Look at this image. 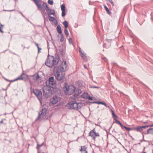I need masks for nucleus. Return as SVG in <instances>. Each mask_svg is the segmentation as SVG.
I'll return each mask as SVG.
<instances>
[{"instance_id": "nucleus-1", "label": "nucleus", "mask_w": 153, "mask_h": 153, "mask_svg": "<svg viewBox=\"0 0 153 153\" xmlns=\"http://www.w3.org/2000/svg\"><path fill=\"white\" fill-rule=\"evenodd\" d=\"M59 59L58 57L55 58L52 56H48L47 61L45 62V65L50 68L54 67L58 63Z\"/></svg>"}, {"instance_id": "nucleus-2", "label": "nucleus", "mask_w": 153, "mask_h": 153, "mask_svg": "<svg viewBox=\"0 0 153 153\" xmlns=\"http://www.w3.org/2000/svg\"><path fill=\"white\" fill-rule=\"evenodd\" d=\"M82 104L81 103H77L75 101H71L66 105L68 109L78 110L81 108Z\"/></svg>"}, {"instance_id": "nucleus-3", "label": "nucleus", "mask_w": 153, "mask_h": 153, "mask_svg": "<svg viewBox=\"0 0 153 153\" xmlns=\"http://www.w3.org/2000/svg\"><path fill=\"white\" fill-rule=\"evenodd\" d=\"M56 73H55V76L56 79L58 81L62 80L65 77V73L62 71H61L59 69H55Z\"/></svg>"}, {"instance_id": "nucleus-4", "label": "nucleus", "mask_w": 153, "mask_h": 153, "mask_svg": "<svg viewBox=\"0 0 153 153\" xmlns=\"http://www.w3.org/2000/svg\"><path fill=\"white\" fill-rule=\"evenodd\" d=\"M64 89L65 94L68 95H71L74 92L75 90V87L72 85L65 86Z\"/></svg>"}, {"instance_id": "nucleus-5", "label": "nucleus", "mask_w": 153, "mask_h": 153, "mask_svg": "<svg viewBox=\"0 0 153 153\" xmlns=\"http://www.w3.org/2000/svg\"><path fill=\"white\" fill-rule=\"evenodd\" d=\"M46 86H44L43 88V95L45 97H47L48 94H50L52 93L51 87L48 86L47 82H46Z\"/></svg>"}, {"instance_id": "nucleus-6", "label": "nucleus", "mask_w": 153, "mask_h": 153, "mask_svg": "<svg viewBox=\"0 0 153 153\" xmlns=\"http://www.w3.org/2000/svg\"><path fill=\"white\" fill-rule=\"evenodd\" d=\"M47 110L45 108L42 109L40 112L39 113V115L37 118L36 120L35 121H37L38 120H41L42 119H45V117L46 114V112Z\"/></svg>"}, {"instance_id": "nucleus-7", "label": "nucleus", "mask_w": 153, "mask_h": 153, "mask_svg": "<svg viewBox=\"0 0 153 153\" xmlns=\"http://www.w3.org/2000/svg\"><path fill=\"white\" fill-rule=\"evenodd\" d=\"M55 69H59L60 71H62L65 72V71L67 70L68 69V65L66 63V62L65 61H63L61 63L60 66L57 67H55Z\"/></svg>"}, {"instance_id": "nucleus-8", "label": "nucleus", "mask_w": 153, "mask_h": 153, "mask_svg": "<svg viewBox=\"0 0 153 153\" xmlns=\"http://www.w3.org/2000/svg\"><path fill=\"white\" fill-rule=\"evenodd\" d=\"M33 92L37 97L40 102H41L42 100V91L36 89L33 90Z\"/></svg>"}, {"instance_id": "nucleus-9", "label": "nucleus", "mask_w": 153, "mask_h": 153, "mask_svg": "<svg viewBox=\"0 0 153 153\" xmlns=\"http://www.w3.org/2000/svg\"><path fill=\"white\" fill-rule=\"evenodd\" d=\"M48 84L47 83L48 86L53 88V86L55 84V82L54 80V78L53 76L50 77L48 81Z\"/></svg>"}, {"instance_id": "nucleus-10", "label": "nucleus", "mask_w": 153, "mask_h": 153, "mask_svg": "<svg viewBox=\"0 0 153 153\" xmlns=\"http://www.w3.org/2000/svg\"><path fill=\"white\" fill-rule=\"evenodd\" d=\"M82 91L80 89H77L75 90L74 94L73 96H72V98L74 100L78 98V95L81 93Z\"/></svg>"}, {"instance_id": "nucleus-11", "label": "nucleus", "mask_w": 153, "mask_h": 153, "mask_svg": "<svg viewBox=\"0 0 153 153\" xmlns=\"http://www.w3.org/2000/svg\"><path fill=\"white\" fill-rule=\"evenodd\" d=\"M89 136L91 137H94L95 136L96 137H99L100 135L98 133L96 132L95 129L91 130L89 133Z\"/></svg>"}, {"instance_id": "nucleus-12", "label": "nucleus", "mask_w": 153, "mask_h": 153, "mask_svg": "<svg viewBox=\"0 0 153 153\" xmlns=\"http://www.w3.org/2000/svg\"><path fill=\"white\" fill-rule=\"evenodd\" d=\"M60 99L59 97L56 96H54L51 99L50 102L52 104H55Z\"/></svg>"}, {"instance_id": "nucleus-13", "label": "nucleus", "mask_w": 153, "mask_h": 153, "mask_svg": "<svg viewBox=\"0 0 153 153\" xmlns=\"http://www.w3.org/2000/svg\"><path fill=\"white\" fill-rule=\"evenodd\" d=\"M17 77L18 78V80H23L24 81H26L28 79V76L27 74H22Z\"/></svg>"}, {"instance_id": "nucleus-14", "label": "nucleus", "mask_w": 153, "mask_h": 153, "mask_svg": "<svg viewBox=\"0 0 153 153\" xmlns=\"http://www.w3.org/2000/svg\"><path fill=\"white\" fill-rule=\"evenodd\" d=\"M32 77L34 81H37L41 79V77L38 74H35L32 76Z\"/></svg>"}, {"instance_id": "nucleus-15", "label": "nucleus", "mask_w": 153, "mask_h": 153, "mask_svg": "<svg viewBox=\"0 0 153 153\" xmlns=\"http://www.w3.org/2000/svg\"><path fill=\"white\" fill-rule=\"evenodd\" d=\"M91 103H97V104H101L103 105H104L106 107L108 108H110V107L109 106L107 105L106 103H105V102H102L94 101L93 102H91Z\"/></svg>"}, {"instance_id": "nucleus-16", "label": "nucleus", "mask_w": 153, "mask_h": 153, "mask_svg": "<svg viewBox=\"0 0 153 153\" xmlns=\"http://www.w3.org/2000/svg\"><path fill=\"white\" fill-rule=\"evenodd\" d=\"M133 129L140 133H142L143 131L141 126H138L136 128H133Z\"/></svg>"}, {"instance_id": "nucleus-17", "label": "nucleus", "mask_w": 153, "mask_h": 153, "mask_svg": "<svg viewBox=\"0 0 153 153\" xmlns=\"http://www.w3.org/2000/svg\"><path fill=\"white\" fill-rule=\"evenodd\" d=\"M49 11H50L49 12H47L48 15V16H50L51 15H53V16L55 15V12L54 10L49 9Z\"/></svg>"}, {"instance_id": "nucleus-18", "label": "nucleus", "mask_w": 153, "mask_h": 153, "mask_svg": "<svg viewBox=\"0 0 153 153\" xmlns=\"http://www.w3.org/2000/svg\"><path fill=\"white\" fill-rule=\"evenodd\" d=\"M44 8L45 9L46 11L47 12H48L49 11V8L48 7V6L46 3H44L42 4Z\"/></svg>"}, {"instance_id": "nucleus-19", "label": "nucleus", "mask_w": 153, "mask_h": 153, "mask_svg": "<svg viewBox=\"0 0 153 153\" xmlns=\"http://www.w3.org/2000/svg\"><path fill=\"white\" fill-rule=\"evenodd\" d=\"M56 30L60 34H62L61 27L60 25H58L57 27Z\"/></svg>"}, {"instance_id": "nucleus-20", "label": "nucleus", "mask_w": 153, "mask_h": 153, "mask_svg": "<svg viewBox=\"0 0 153 153\" xmlns=\"http://www.w3.org/2000/svg\"><path fill=\"white\" fill-rule=\"evenodd\" d=\"M86 55V54L85 53H81V56L82 57L83 60L85 61L87 60Z\"/></svg>"}, {"instance_id": "nucleus-21", "label": "nucleus", "mask_w": 153, "mask_h": 153, "mask_svg": "<svg viewBox=\"0 0 153 153\" xmlns=\"http://www.w3.org/2000/svg\"><path fill=\"white\" fill-rule=\"evenodd\" d=\"M41 0H38V1H35V3L36 4V5L38 6L39 8H42V6L41 5L39 4V2Z\"/></svg>"}, {"instance_id": "nucleus-22", "label": "nucleus", "mask_w": 153, "mask_h": 153, "mask_svg": "<svg viewBox=\"0 0 153 153\" xmlns=\"http://www.w3.org/2000/svg\"><path fill=\"white\" fill-rule=\"evenodd\" d=\"M147 134H153V128H151L147 131Z\"/></svg>"}, {"instance_id": "nucleus-23", "label": "nucleus", "mask_w": 153, "mask_h": 153, "mask_svg": "<svg viewBox=\"0 0 153 153\" xmlns=\"http://www.w3.org/2000/svg\"><path fill=\"white\" fill-rule=\"evenodd\" d=\"M87 147L85 146H82L80 150L81 151H83L85 153H87V151L86 150Z\"/></svg>"}, {"instance_id": "nucleus-24", "label": "nucleus", "mask_w": 153, "mask_h": 153, "mask_svg": "<svg viewBox=\"0 0 153 153\" xmlns=\"http://www.w3.org/2000/svg\"><path fill=\"white\" fill-rule=\"evenodd\" d=\"M105 9L106 12L108 13L109 14H111V12H110L109 10L107 7L105 5H103Z\"/></svg>"}, {"instance_id": "nucleus-25", "label": "nucleus", "mask_w": 153, "mask_h": 153, "mask_svg": "<svg viewBox=\"0 0 153 153\" xmlns=\"http://www.w3.org/2000/svg\"><path fill=\"white\" fill-rule=\"evenodd\" d=\"M49 19L50 21L51 22H54L55 20L56 21V19L53 17L51 16H49Z\"/></svg>"}, {"instance_id": "nucleus-26", "label": "nucleus", "mask_w": 153, "mask_h": 153, "mask_svg": "<svg viewBox=\"0 0 153 153\" xmlns=\"http://www.w3.org/2000/svg\"><path fill=\"white\" fill-rule=\"evenodd\" d=\"M64 27H65V28H67V27L68 26V23L67 21H65L63 22V23Z\"/></svg>"}, {"instance_id": "nucleus-27", "label": "nucleus", "mask_w": 153, "mask_h": 153, "mask_svg": "<svg viewBox=\"0 0 153 153\" xmlns=\"http://www.w3.org/2000/svg\"><path fill=\"white\" fill-rule=\"evenodd\" d=\"M88 96V94L87 93H84L82 95V97L84 99L87 98Z\"/></svg>"}, {"instance_id": "nucleus-28", "label": "nucleus", "mask_w": 153, "mask_h": 153, "mask_svg": "<svg viewBox=\"0 0 153 153\" xmlns=\"http://www.w3.org/2000/svg\"><path fill=\"white\" fill-rule=\"evenodd\" d=\"M64 32L65 35L67 37L69 35V33L67 28L65 29Z\"/></svg>"}, {"instance_id": "nucleus-29", "label": "nucleus", "mask_w": 153, "mask_h": 153, "mask_svg": "<svg viewBox=\"0 0 153 153\" xmlns=\"http://www.w3.org/2000/svg\"><path fill=\"white\" fill-rule=\"evenodd\" d=\"M44 144V143H42L40 145L37 144V146L36 147V148H37V149H39V148L42 146H43L45 145Z\"/></svg>"}, {"instance_id": "nucleus-30", "label": "nucleus", "mask_w": 153, "mask_h": 153, "mask_svg": "<svg viewBox=\"0 0 153 153\" xmlns=\"http://www.w3.org/2000/svg\"><path fill=\"white\" fill-rule=\"evenodd\" d=\"M62 11L65 10V6L64 4H62L61 6Z\"/></svg>"}, {"instance_id": "nucleus-31", "label": "nucleus", "mask_w": 153, "mask_h": 153, "mask_svg": "<svg viewBox=\"0 0 153 153\" xmlns=\"http://www.w3.org/2000/svg\"><path fill=\"white\" fill-rule=\"evenodd\" d=\"M123 128H124L127 131H129L131 130H133V128H130L129 127H127L125 126H123Z\"/></svg>"}, {"instance_id": "nucleus-32", "label": "nucleus", "mask_w": 153, "mask_h": 153, "mask_svg": "<svg viewBox=\"0 0 153 153\" xmlns=\"http://www.w3.org/2000/svg\"><path fill=\"white\" fill-rule=\"evenodd\" d=\"M64 38L63 35L61 34V38L60 39V42H62L64 40Z\"/></svg>"}, {"instance_id": "nucleus-33", "label": "nucleus", "mask_w": 153, "mask_h": 153, "mask_svg": "<svg viewBox=\"0 0 153 153\" xmlns=\"http://www.w3.org/2000/svg\"><path fill=\"white\" fill-rule=\"evenodd\" d=\"M89 88H96L99 89V88H100V87H99L96 86H92L91 85H90Z\"/></svg>"}, {"instance_id": "nucleus-34", "label": "nucleus", "mask_w": 153, "mask_h": 153, "mask_svg": "<svg viewBox=\"0 0 153 153\" xmlns=\"http://www.w3.org/2000/svg\"><path fill=\"white\" fill-rule=\"evenodd\" d=\"M111 112L112 113V116L116 118L117 117V116L115 115V114L114 111L112 110H111Z\"/></svg>"}, {"instance_id": "nucleus-35", "label": "nucleus", "mask_w": 153, "mask_h": 153, "mask_svg": "<svg viewBox=\"0 0 153 153\" xmlns=\"http://www.w3.org/2000/svg\"><path fill=\"white\" fill-rule=\"evenodd\" d=\"M116 122L118 123L120 125V126L122 128L124 126H123L122 123L118 120H116Z\"/></svg>"}, {"instance_id": "nucleus-36", "label": "nucleus", "mask_w": 153, "mask_h": 153, "mask_svg": "<svg viewBox=\"0 0 153 153\" xmlns=\"http://www.w3.org/2000/svg\"><path fill=\"white\" fill-rule=\"evenodd\" d=\"M0 25L1 26L0 27V32L1 33H3V31L2 30L3 28L2 27V26H3L4 25H1V23H0Z\"/></svg>"}, {"instance_id": "nucleus-37", "label": "nucleus", "mask_w": 153, "mask_h": 153, "mask_svg": "<svg viewBox=\"0 0 153 153\" xmlns=\"http://www.w3.org/2000/svg\"><path fill=\"white\" fill-rule=\"evenodd\" d=\"M141 126V128H142L143 130V129H145L147 128H148L149 127L148 125H146V126Z\"/></svg>"}, {"instance_id": "nucleus-38", "label": "nucleus", "mask_w": 153, "mask_h": 153, "mask_svg": "<svg viewBox=\"0 0 153 153\" xmlns=\"http://www.w3.org/2000/svg\"><path fill=\"white\" fill-rule=\"evenodd\" d=\"M48 3L50 5H52L53 4V1L50 0H48Z\"/></svg>"}, {"instance_id": "nucleus-39", "label": "nucleus", "mask_w": 153, "mask_h": 153, "mask_svg": "<svg viewBox=\"0 0 153 153\" xmlns=\"http://www.w3.org/2000/svg\"><path fill=\"white\" fill-rule=\"evenodd\" d=\"M65 15V10L62 11V16L64 17Z\"/></svg>"}, {"instance_id": "nucleus-40", "label": "nucleus", "mask_w": 153, "mask_h": 153, "mask_svg": "<svg viewBox=\"0 0 153 153\" xmlns=\"http://www.w3.org/2000/svg\"><path fill=\"white\" fill-rule=\"evenodd\" d=\"M18 80V77H17V78H16V79H15L14 80H9L8 81L9 82H13L15 81H17V80Z\"/></svg>"}, {"instance_id": "nucleus-41", "label": "nucleus", "mask_w": 153, "mask_h": 153, "mask_svg": "<svg viewBox=\"0 0 153 153\" xmlns=\"http://www.w3.org/2000/svg\"><path fill=\"white\" fill-rule=\"evenodd\" d=\"M46 14V13L45 12V10L44 9H43V14L42 15L44 16V17H45V15Z\"/></svg>"}, {"instance_id": "nucleus-42", "label": "nucleus", "mask_w": 153, "mask_h": 153, "mask_svg": "<svg viewBox=\"0 0 153 153\" xmlns=\"http://www.w3.org/2000/svg\"><path fill=\"white\" fill-rule=\"evenodd\" d=\"M68 41L70 43V44H72V40L71 38H70L69 39Z\"/></svg>"}, {"instance_id": "nucleus-43", "label": "nucleus", "mask_w": 153, "mask_h": 153, "mask_svg": "<svg viewBox=\"0 0 153 153\" xmlns=\"http://www.w3.org/2000/svg\"><path fill=\"white\" fill-rule=\"evenodd\" d=\"M87 98H88L90 100H93V98L89 96L88 95Z\"/></svg>"}, {"instance_id": "nucleus-44", "label": "nucleus", "mask_w": 153, "mask_h": 153, "mask_svg": "<svg viewBox=\"0 0 153 153\" xmlns=\"http://www.w3.org/2000/svg\"><path fill=\"white\" fill-rule=\"evenodd\" d=\"M106 40L108 42H110L112 40V39H106Z\"/></svg>"}, {"instance_id": "nucleus-45", "label": "nucleus", "mask_w": 153, "mask_h": 153, "mask_svg": "<svg viewBox=\"0 0 153 153\" xmlns=\"http://www.w3.org/2000/svg\"><path fill=\"white\" fill-rule=\"evenodd\" d=\"M38 52L39 53L40 52L39 51L40 50H41V48H40L39 47H38Z\"/></svg>"}, {"instance_id": "nucleus-46", "label": "nucleus", "mask_w": 153, "mask_h": 153, "mask_svg": "<svg viewBox=\"0 0 153 153\" xmlns=\"http://www.w3.org/2000/svg\"><path fill=\"white\" fill-rule=\"evenodd\" d=\"M102 59H104L105 61H106L107 60V59L105 57L102 58Z\"/></svg>"}, {"instance_id": "nucleus-47", "label": "nucleus", "mask_w": 153, "mask_h": 153, "mask_svg": "<svg viewBox=\"0 0 153 153\" xmlns=\"http://www.w3.org/2000/svg\"><path fill=\"white\" fill-rule=\"evenodd\" d=\"M35 44L36 46H37V48H38V47H39L38 44L37 43H35Z\"/></svg>"}, {"instance_id": "nucleus-48", "label": "nucleus", "mask_w": 153, "mask_h": 153, "mask_svg": "<svg viewBox=\"0 0 153 153\" xmlns=\"http://www.w3.org/2000/svg\"><path fill=\"white\" fill-rule=\"evenodd\" d=\"M96 137L95 136H94V137H93V139L94 140H95V138H96Z\"/></svg>"}, {"instance_id": "nucleus-49", "label": "nucleus", "mask_w": 153, "mask_h": 153, "mask_svg": "<svg viewBox=\"0 0 153 153\" xmlns=\"http://www.w3.org/2000/svg\"><path fill=\"white\" fill-rule=\"evenodd\" d=\"M149 127H153V124L148 125Z\"/></svg>"}, {"instance_id": "nucleus-50", "label": "nucleus", "mask_w": 153, "mask_h": 153, "mask_svg": "<svg viewBox=\"0 0 153 153\" xmlns=\"http://www.w3.org/2000/svg\"><path fill=\"white\" fill-rule=\"evenodd\" d=\"M3 119H2L1 121H0V123H3Z\"/></svg>"}, {"instance_id": "nucleus-51", "label": "nucleus", "mask_w": 153, "mask_h": 153, "mask_svg": "<svg viewBox=\"0 0 153 153\" xmlns=\"http://www.w3.org/2000/svg\"><path fill=\"white\" fill-rule=\"evenodd\" d=\"M108 1H109L110 3L112 2L113 1L112 0H108Z\"/></svg>"}, {"instance_id": "nucleus-52", "label": "nucleus", "mask_w": 153, "mask_h": 153, "mask_svg": "<svg viewBox=\"0 0 153 153\" xmlns=\"http://www.w3.org/2000/svg\"><path fill=\"white\" fill-rule=\"evenodd\" d=\"M111 5H112V6H114V4L113 2H111Z\"/></svg>"}, {"instance_id": "nucleus-53", "label": "nucleus", "mask_w": 153, "mask_h": 153, "mask_svg": "<svg viewBox=\"0 0 153 153\" xmlns=\"http://www.w3.org/2000/svg\"><path fill=\"white\" fill-rule=\"evenodd\" d=\"M79 52L81 54V53H82V52H81V49L80 48H79Z\"/></svg>"}, {"instance_id": "nucleus-54", "label": "nucleus", "mask_w": 153, "mask_h": 153, "mask_svg": "<svg viewBox=\"0 0 153 153\" xmlns=\"http://www.w3.org/2000/svg\"><path fill=\"white\" fill-rule=\"evenodd\" d=\"M4 79L6 80V81H8L9 80H8V79H6L5 78H4Z\"/></svg>"}, {"instance_id": "nucleus-55", "label": "nucleus", "mask_w": 153, "mask_h": 153, "mask_svg": "<svg viewBox=\"0 0 153 153\" xmlns=\"http://www.w3.org/2000/svg\"><path fill=\"white\" fill-rule=\"evenodd\" d=\"M84 67L85 68H86V69L87 68L86 67L85 65H84Z\"/></svg>"}, {"instance_id": "nucleus-56", "label": "nucleus", "mask_w": 153, "mask_h": 153, "mask_svg": "<svg viewBox=\"0 0 153 153\" xmlns=\"http://www.w3.org/2000/svg\"><path fill=\"white\" fill-rule=\"evenodd\" d=\"M141 153H146V152H143Z\"/></svg>"}, {"instance_id": "nucleus-57", "label": "nucleus", "mask_w": 153, "mask_h": 153, "mask_svg": "<svg viewBox=\"0 0 153 153\" xmlns=\"http://www.w3.org/2000/svg\"><path fill=\"white\" fill-rule=\"evenodd\" d=\"M20 14H22V15L24 16L23 15V14H22V12H20Z\"/></svg>"}, {"instance_id": "nucleus-58", "label": "nucleus", "mask_w": 153, "mask_h": 153, "mask_svg": "<svg viewBox=\"0 0 153 153\" xmlns=\"http://www.w3.org/2000/svg\"><path fill=\"white\" fill-rule=\"evenodd\" d=\"M8 141L10 143H11V142L10 140H9Z\"/></svg>"}, {"instance_id": "nucleus-59", "label": "nucleus", "mask_w": 153, "mask_h": 153, "mask_svg": "<svg viewBox=\"0 0 153 153\" xmlns=\"http://www.w3.org/2000/svg\"><path fill=\"white\" fill-rule=\"evenodd\" d=\"M144 123H147V122H144Z\"/></svg>"}, {"instance_id": "nucleus-60", "label": "nucleus", "mask_w": 153, "mask_h": 153, "mask_svg": "<svg viewBox=\"0 0 153 153\" xmlns=\"http://www.w3.org/2000/svg\"><path fill=\"white\" fill-rule=\"evenodd\" d=\"M12 53L15 54V53Z\"/></svg>"}]
</instances>
